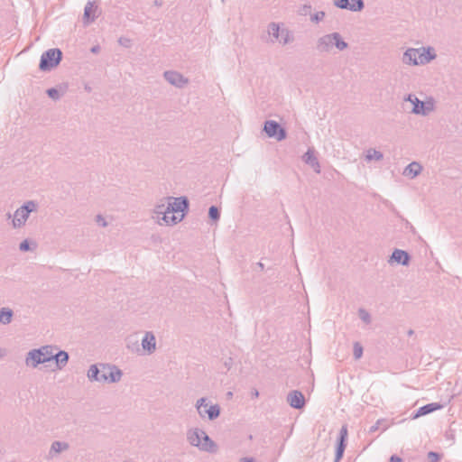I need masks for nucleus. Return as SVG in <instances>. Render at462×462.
<instances>
[{"mask_svg": "<svg viewBox=\"0 0 462 462\" xmlns=\"http://www.w3.org/2000/svg\"><path fill=\"white\" fill-rule=\"evenodd\" d=\"M89 382L116 383L123 377V371L110 363H97L89 366L87 372Z\"/></svg>", "mask_w": 462, "mask_h": 462, "instance_id": "obj_1", "label": "nucleus"}, {"mask_svg": "<svg viewBox=\"0 0 462 462\" xmlns=\"http://www.w3.org/2000/svg\"><path fill=\"white\" fill-rule=\"evenodd\" d=\"M333 46L338 51H344L348 47V44L344 41L340 33L332 32L319 37L317 41L316 48L318 51L323 53L329 52Z\"/></svg>", "mask_w": 462, "mask_h": 462, "instance_id": "obj_2", "label": "nucleus"}, {"mask_svg": "<svg viewBox=\"0 0 462 462\" xmlns=\"http://www.w3.org/2000/svg\"><path fill=\"white\" fill-rule=\"evenodd\" d=\"M62 60V51L58 48L45 51L40 60L39 69L42 71H50L57 67Z\"/></svg>", "mask_w": 462, "mask_h": 462, "instance_id": "obj_3", "label": "nucleus"}, {"mask_svg": "<svg viewBox=\"0 0 462 462\" xmlns=\"http://www.w3.org/2000/svg\"><path fill=\"white\" fill-rule=\"evenodd\" d=\"M195 406L199 415L202 419L207 416L209 420L217 419L221 412V409L218 404L208 405V399L205 397L197 400Z\"/></svg>", "mask_w": 462, "mask_h": 462, "instance_id": "obj_4", "label": "nucleus"}, {"mask_svg": "<svg viewBox=\"0 0 462 462\" xmlns=\"http://www.w3.org/2000/svg\"><path fill=\"white\" fill-rule=\"evenodd\" d=\"M37 203L33 200H28L20 208H18L14 215L13 226L14 228L21 227L27 221L30 213L36 211Z\"/></svg>", "mask_w": 462, "mask_h": 462, "instance_id": "obj_5", "label": "nucleus"}, {"mask_svg": "<svg viewBox=\"0 0 462 462\" xmlns=\"http://www.w3.org/2000/svg\"><path fill=\"white\" fill-rule=\"evenodd\" d=\"M263 131L270 138H275L277 141H282L287 137L286 130L274 120L264 122Z\"/></svg>", "mask_w": 462, "mask_h": 462, "instance_id": "obj_6", "label": "nucleus"}, {"mask_svg": "<svg viewBox=\"0 0 462 462\" xmlns=\"http://www.w3.org/2000/svg\"><path fill=\"white\" fill-rule=\"evenodd\" d=\"M42 349L43 348H33L30 351L26 357V365L36 367L40 364L51 361L52 357H50V353L48 351L43 352ZM45 349L47 350L48 348Z\"/></svg>", "mask_w": 462, "mask_h": 462, "instance_id": "obj_7", "label": "nucleus"}, {"mask_svg": "<svg viewBox=\"0 0 462 462\" xmlns=\"http://www.w3.org/2000/svg\"><path fill=\"white\" fill-rule=\"evenodd\" d=\"M101 9L99 8L97 1L88 0L84 7L83 14V23L88 25L95 22V20L100 15Z\"/></svg>", "mask_w": 462, "mask_h": 462, "instance_id": "obj_8", "label": "nucleus"}, {"mask_svg": "<svg viewBox=\"0 0 462 462\" xmlns=\"http://www.w3.org/2000/svg\"><path fill=\"white\" fill-rule=\"evenodd\" d=\"M169 199H172L173 202L168 203V213H180L186 214L189 210V199L186 197H179V198H168Z\"/></svg>", "mask_w": 462, "mask_h": 462, "instance_id": "obj_9", "label": "nucleus"}, {"mask_svg": "<svg viewBox=\"0 0 462 462\" xmlns=\"http://www.w3.org/2000/svg\"><path fill=\"white\" fill-rule=\"evenodd\" d=\"M163 77L167 82L179 88H184L189 82V79L187 78H185L182 74L175 70L165 71L163 73Z\"/></svg>", "mask_w": 462, "mask_h": 462, "instance_id": "obj_10", "label": "nucleus"}, {"mask_svg": "<svg viewBox=\"0 0 462 462\" xmlns=\"http://www.w3.org/2000/svg\"><path fill=\"white\" fill-rule=\"evenodd\" d=\"M334 5L337 8L352 12H360L365 8L364 0H334Z\"/></svg>", "mask_w": 462, "mask_h": 462, "instance_id": "obj_11", "label": "nucleus"}, {"mask_svg": "<svg viewBox=\"0 0 462 462\" xmlns=\"http://www.w3.org/2000/svg\"><path fill=\"white\" fill-rule=\"evenodd\" d=\"M414 104L411 113L414 115L428 116L434 110V104L432 101H421L418 97H414Z\"/></svg>", "mask_w": 462, "mask_h": 462, "instance_id": "obj_12", "label": "nucleus"}, {"mask_svg": "<svg viewBox=\"0 0 462 462\" xmlns=\"http://www.w3.org/2000/svg\"><path fill=\"white\" fill-rule=\"evenodd\" d=\"M411 262V255L404 250L394 249L388 260L390 264L398 263L408 266Z\"/></svg>", "mask_w": 462, "mask_h": 462, "instance_id": "obj_13", "label": "nucleus"}, {"mask_svg": "<svg viewBox=\"0 0 462 462\" xmlns=\"http://www.w3.org/2000/svg\"><path fill=\"white\" fill-rule=\"evenodd\" d=\"M287 402L291 407L300 410L305 406V397L300 391H291L287 395Z\"/></svg>", "mask_w": 462, "mask_h": 462, "instance_id": "obj_14", "label": "nucleus"}, {"mask_svg": "<svg viewBox=\"0 0 462 462\" xmlns=\"http://www.w3.org/2000/svg\"><path fill=\"white\" fill-rule=\"evenodd\" d=\"M223 363L224 368L229 371L234 365L237 355L235 354L231 348H221V353L217 356Z\"/></svg>", "mask_w": 462, "mask_h": 462, "instance_id": "obj_15", "label": "nucleus"}, {"mask_svg": "<svg viewBox=\"0 0 462 462\" xmlns=\"http://www.w3.org/2000/svg\"><path fill=\"white\" fill-rule=\"evenodd\" d=\"M419 50H420V51H419L418 59H419L420 65L428 64L431 60H435L437 57V55L434 51V49L432 47H428V48L422 47V48H419Z\"/></svg>", "mask_w": 462, "mask_h": 462, "instance_id": "obj_16", "label": "nucleus"}, {"mask_svg": "<svg viewBox=\"0 0 462 462\" xmlns=\"http://www.w3.org/2000/svg\"><path fill=\"white\" fill-rule=\"evenodd\" d=\"M443 407L442 404L439 402H430L426 405H423L420 407L415 413L412 415V419H417L421 416H425L427 414H430L433 411H436L438 410H440Z\"/></svg>", "mask_w": 462, "mask_h": 462, "instance_id": "obj_17", "label": "nucleus"}, {"mask_svg": "<svg viewBox=\"0 0 462 462\" xmlns=\"http://www.w3.org/2000/svg\"><path fill=\"white\" fill-rule=\"evenodd\" d=\"M203 434H204V430L201 429H199V428L190 429L187 432V439L191 446L199 448V447L201 446V443H200L201 435H203Z\"/></svg>", "mask_w": 462, "mask_h": 462, "instance_id": "obj_18", "label": "nucleus"}, {"mask_svg": "<svg viewBox=\"0 0 462 462\" xmlns=\"http://www.w3.org/2000/svg\"><path fill=\"white\" fill-rule=\"evenodd\" d=\"M419 49L409 48L407 49L402 55V62L407 65L417 66L420 65L418 55Z\"/></svg>", "mask_w": 462, "mask_h": 462, "instance_id": "obj_19", "label": "nucleus"}, {"mask_svg": "<svg viewBox=\"0 0 462 462\" xmlns=\"http://www.w3.org/2000/svg\"><path fill=\"white\" fill-rule=\"evenodd\" d=\"M201 446L199 449L202 451L215 453L217 451L216 443L209 438V436L204 431V434L201 435Z\"/></svg>", "mask_w": 462, "mask_h": 462, "instance_id": "obj_20", "label": "nucleus"}, {"mask_svg": "<svg viewBox=\"0 0 462 462\" xmlns=\"http://www.w3.org/2000/svg\"><path fill=\"white\" fill-rule=\"evenodd\" d=\"M184 217V214H181L180 217L176 216L174 213H168V210L161 217L162 225H176L180 222Z\"/></svg>", "mask_w": 462, "mask_h": 462, "instance_id": "obj_21", "label": "nucleus"}, {"mask_svg": "<svg viewBox=\"0 0 462 462\" xmlns=\"http://www.w3.org/2000/svg\"><path fill=\"white\" fill-rule=\"evenodd\" d=\"M50 357H52L51 361L55 360L57 366L60 369L68 363L69 354L62 350L59 351L55 355H53L52 352H51Z\"/></svg>", "mask_w": 462, "mask_h": 462, "instance_id": "obj_22", "label": "nucleus"}, {"mask_svg": "<svg viewBox=\"0 0 462 462\" xmlns=\"http://www.w3.org/2000/svg\"><path fill=\"white\" fill-rule=\"evenodd\" d=\"M421 165L417 162H412L406 166L404 170V174L413 179L416 176H418L421 172Z\"/></svg>", "mask_w": 462, "mask_h": 462, "instance_id": "obj_23", "label": "nucleus"}, {"mask_svg": "<svg viewBox=\"0 0 462 462\" xmlns=\"http://www.w3.org/2000/svg\"><path fill=\"white\" fill-rule=\"evenodd\" d=\"M140 346H156V338L152 331L141 333Z\"/></svg>", "mask_w": 462, "mask_h": 462, "instance_id": "obj_24", "label": "nucleus"}, {"mask_svg": "<svg viewBox=\"0 0 462 462\" xmlns=\"http://www.w3.org/2000/svg\"><path fill=\"white\" fill-rule=\"evenodd\" d=\"M69 446L67 442H62V441H58V440L53 441L51 446L49 456L52 457L53 453H60L64 450L69 449Z\"/></svg>", "mask_w": 462, "mask_h": 462, "instance_id": "obj_25", "label": "nucleus"}, {"mask_svg": "<svg viewBox=\"0 0 462 462\" xmlns=\"http://www.w3.org/2000/svg\"><path fill=\"white\" fill-rule=\"evenodd\" d=\"M169 211L168 209V205L166 206L165 204H159V205H156L154 209H153V212H152V217L153 219L156 220V222L159 224V225H162V221H161V217L166 212V211Z\"/></svg>", "mask_w": 462, "mask_h": 462, "instance_id": "obj_26", "label": "nucleus"}, {"mask_svg": "<svg viewBox=\"0 0 462 462\" xmlns=\"http://www.w3.org/2000/svg\"><path fill=\"white\" fill-rule=\"evenodd\" d=\"M13 310L9 308H2L0 310V323L6 325L9 324L13 318Z\"/></svg>", "mask_w": 462, "mask_h": 462, "instance_id": "obj_27", "label": "nucleus"}, {"mask_svg": "<svg viewBox=\"0 0 462 462\" xmlns=\"http://www.w3.org/2000/svg\"><path fill=\"white\" fill-rule=\"evenodd\" d=\"M140 341H141V332H134L130 334L126 339L125 346H140Z\"/></svg>", "mask_w": 462, "mask_h": 462, "instance_id": "obj_28", "label": "nucleus"}, {"mask_svg": "<svg viewBox=\"0 0 462 462\" xmlns=\"http://www.w3.org/2000/svg\"><path fill=\"white\" fill-rule=\"evenodd\" d=\"M334 356L337 361L343 362L349 357L350 348H337Z\"/></svg>", "mask_w": 462, "mask_h": 462, "instance_id": "obj_29", "label": "nucleus"}, {"mask_svg": "<svg viewBox=\"0 0 462 462\" xmlns=\"http://www.w3.org/2000/svg\"><path fill=\"white\" fill-rule=\"evenodd\" d=\"M302 160L306 164L311 166L313 163L317 164L318 158L315 156L314 151L309 149L302 156Z\"/></svg>", "mask_w": 462, "mask_h": 462, "instance_id": "obj_30", "label": "nucleus"}, {"mask_svg": "<svg viewBox=\"0 0 462 462\" xmlns=\"http://www.w3.org/2000/svg\"><path fill=\"white\" fill-rule=\"evenodd\" d=\"M281 30L277 23H271L268 27V33L270 36H273L274 40H279L281 36Z\"/></svg>", "mask_w": 462, "mask_h": 462, "instance_id": "obj_31", "label": "nucleus"}, {"mask_svg": "<svg viewBox=\"0 0 462 462\" xmlns=\"http://www.w3.org/2000/svg\"><path fill=\"white\" fill-rule=\"evenodd\" d=\"M383 154L375 149H369L367 151V154L365 156L367 161H372V160L380 161L383 159Z\"/></svg>", "mask_w": 462, "mask_h": 462, "instance_id": "obj_32", "label": "nucleus"}, {"mask_svg": "<svg viewBox=\"0 0 462 462\" xmlns=\"http://www.w3.org/2000/svg\"><path fill=\"white\" fill-rule=\"evenodd\" d=\"M346 447V444H342V443L337 442L334 462H339L342 459Z\"/></svg>", "mask_w": 462, "mask_h": 462, "instance_id": "obj_33", "label": "nucleus"}, {"mask_svg": "<svg viewBox=\"0 0 462 462\" xmlns=\"http://www.w3.org/2000/svg\"><path fill=\"white\" fill-rule=\"evenodd\" d=\"M208 217L214 221L217 222L220 218V210L217 206H211L208 208Z\"/></svg>", "mask_w": 462, "mask_h": 462, "instance_id": "obj_34", "label": "nucleus"}, {"mask_svg": "<svg viewBox=\"0 0 462 462\" xmlns=\"http://www.w3.org/2000/svg\"><path fill=\"white\" fill-rule=\"evenodd\" d=\"M358 316H359L360 319L366 325L370 324L372 321L370 313L363 308H360L358 310Z\"/></svg>", "mask_w": 462, "mask_h": 462, "instance_id": "obj_35", "label": "nucleus"}, {"mask_svg": "<svg viewBox=\"0 0 462 462\" xmlns=\"http://www.w3.org/2000/svg\"><path fill=\"white\" fill-rule=\"evenodd\" d=\"M346 439H347V427H346V425H343L339 430V434H338L337 442L342 443V444H346Z\"/></svg>", "mask_w": 462, "mask_h": 462, "instance_id": "obj_36", "label": "nucleus"}, {"mask_svg": "<svg viewBox=\"0 0 462 462\" xmlns=\"http://www.w3.org/2000/svg\"><path fill=\"white\" fill-rule=\"evenodd\" d=\"M325 12L323 11H319L313 14L310 15V21L312 23H318L319 22H321L324 18H325Z\"/></svg>", "mask_w": 462, "mask_h": 462, "instance_id": "obj_37", "label": "nucleus"}, {"mask_svg": "<svg viewBox=\"0 0 462 462\" xmlns=\"http://www.w3.org/2000/svg\"><path fill=\"white\" fill-rule=\"evenodd\" d=\"M279 42L282 44H287L290 42V32L288 30H282Z\"/></svg>", "mask_w": 462, "mask_h": 462, "instance_id": "obj_38", "label": "nucleus"}, {"mask_svg": "<svg viewBox=\"0 0 462 462\" xmlns=\"http://www.w3.org/2000/svg\"><path fill=\"white\" fill-rule=\"evenodd\" d=\"M138 356L152 355L156 348H134Z\"/></svg>", "mask_w": 462, "mask_h": 462, "instance_id": "obj_39", "label": "nucleus"}, {"mask_svg": "<svg viewBox=\"0 0 462 462\" xmlns=\"http://www.w3.org/2000/svg\"><path fill=\"white\" fill-rule=\"evenodd\" d=\"M46 93H47L49 97H51V98H52L54 100L60 98V93H59L58 89L55 88H48Z\"/></svg>", "mask_w": 462, "mask_h": 462, "instance_id": "obj_40", "label": "nucleus"}, {"mask_svg": "<svg viewBox=\"0 0 462 462\" xmlns=\"http://www.w3.org/2000/svg\"><path fill=\"white\" fill-rule=\"evenodd\" d=\"M428 458H429L430 462H439V460L441 458V455L435 451H430L428 453Z\"/></svg>", "mask_w": 462, "mask_h": 462, "instance_id": "obj_41", "label": "nucleus"}, {"mask_svg": "<svg viewBox=\"0 0 462 462\" xmlns=\"http://www.w3.org/2000/svg\"><path fill=\"white\" fill-rule=\"evenodd\" d=\"M311 11V5H304L300 8L299 14L300 15H308L310 14Z\"/></svg>", "mask_w": 462, "mask_h": 462, "instance_id": "obj_42", "label": "nucleus"}, {"mask_svg": "<svg viewBox=\"0 0 462 462\" xmlns=\"http://www.w3.org/2000/svg\"><path fill=\"white\" fill-rule=\"evenodd\" d=\"M19 249L22 252L29 251L30 250V244L28 242V240L25 239L23 242H21L20 245H19Z\"/></svg>", "mask_w": 462, "mask_h": 462, "instance_id": "obj_43", "label": "nucleus"}, {"mask_svg": "<svg viewBox=\"0 0 462 462\" xmlns=\"http://www.w3.org/2000/svg\"><path fill=\"white\" fill-rule=\"evenodd\" d=\"M364 348H353V357L355 360H358L363 356Z\"/></svg>", "mask_w": 462, "mask_h": 462, "instance_id": "obj_44", "label": "nucleus"}, {"mask_svg": "<svg viewBox=\"0 0 462 462\" xmlns=\"http://www.w3.org/2000/svg\"><path fill=\"white\" fill-rule=\"evenodd\" d=\"M96 221H97V224H99L102 226H107V223H106V219L101 215H97L96 217Z\"/></svg>", "mask_w": 462, "mask_h": 462, "instance_id": "obj_45", "label": "nucleus"}, {"mask_svg": "<svg viewBox=\"0 0 462 462\" xmlns=\"http://www.w3.org/2000/svg\"><path fill=\"white\" fill-rule=\"evenodd\" d=\"M383 420H378L374 425L371 426L370 429H369V432L370 433H374L378 429H379V426L381 424Z\"/></svg>", "mask_w": 462, "mask_h": 462, "instance_id": "obj_46", "label": "nucleus"}, {"mask_svg": "<svg viewBox=\"0 0 462 462\" xmlns=\"http://www.w3.org/2000/svg\"><path fill=\"white\" fill-rule=\"evenodd\" d=\"M414 97H417L415 95L409 94L404 97V101L411 102L412 105L414 104L415 100Z\"/></svg>", "mask_w": 462, "mask_h": 462, "instance_id": "obj_47", "label": "nucleus"}, {"mask_svg": "<svg viewBox=\"0 0 462 462\" xmlns=\"http://www.w3.org/2000/svg\"><path fill=\"white\" fill-rule=\"evenodd\" d=\"M389 462H402V459L397 455H393L391 456Z\"/></svg>", "mask_w": 462, "mask_h": 462, "instance_id": "obj_48", "label": "nucleus"}, {"mask_svg": "<svg viewBox=\"0 0 462 462\" xmlns=\"http://www.w3.org/2000/svg\"><path fill=\"white\" fill-rule=\"evenodd\" d=\"M129 42H130L129 39H125V38H120L119 39V43L124 45V46H125V47L129 46Z\"/></svg>", "mask_w": 462, "mask_h": 462, "instance_id": "obj_49", "label": "nucleus"}, {"mask_svg": "<svg viewBox=\"0 0 462 462\" xmlns=\"http://www.w3.org/2000/svg\"><path fill=\"white\" fill-rule=\"evenodd\" d=\"M310 167L313 168L315 172H317V173L320 172V165H319V160L317 161V164L313 163Z\"/></svg>", "mask_w": 462, "mask_h": 462, "instance_id": "obj_50", "label": "nucleus"}, {"mask_svg": "<svg viewBox=\"0 0 462 462\" xmlns=\"http://www.w3.org/2000/svg\"><path fill=\"white\" fill-rule=\"evenodd\" d=\"M90 51L94 54H97L100 51V46L99 45H94L91 49H90Z\"/></svg>", "mask_w": 462, "mask_h": 462, "instance_id": "obj_51", "label": "nucleus"}, {"mask_svg": "<svg viewBox=\"0 0 462 462\" xmlns=\"http://www.w3.org/2000/svg\"><path fill=\"white\" fill-rule=\"evenodd\" d=\"M240 462H255L253 457H243L240 459Z\"/></svg>", "mask_w": 462, "mask_h": 462, "instance_id": "obj_52", "label": "nucleus"}, {"mask_svg": "<svg viewBox=\"0 0 462 462\" xmlns=\"http://www.w3.org/2000/svg\"><path fill=\"white\" fill-rule=\"evenodd\" d=\"M253 398H257L259 396V392L256 389H254L251 393Z\"/></svg>", "mask_w": 462, "mask_h": 462, "instance_id": "obj_53", "label": "nucleus"}, {"mask_svg": "<svg viewBox=\"0 0 462 462\" xmlns=\"http://www.w3.org/2000/svg\"><path fill=\"white\" fill-rule=\"evenodd\" d=\"M256 266L260 269V271H263V269H264V264L261 262H258L256 263Z\"/></svg>", "mask_w": 462, "mask_h": 462, "instance_id": "obj_54", "label": "nucleus"}, {"mask_svg": "<svg viewBox=\"0 0 462 462\" xmlns=\"http://www.w3.org/2000/svg\"><path fill=\"white\" fill-rule=\"evenodd\" d=\"M5 356V348H0V358Z\"/></svg>", "mask_w": 462, "mask_h": 462, "instance_id": "obj_55", "label": "nucleus"}, {"mask_svg": "<svg viewBox=\"0 0 462 462\" xmlns=\"http://www.w3.org/2000/svg\"><path fill=\"white\" fill-rule=\"evenodd\" d=\"M353 346L357 347V346H361V345L359 344V342H355Z\"/></svg>", "mask_w": 462, "mask_h": 462, "instance_id": "obj_56", "label": "nucleus"}, {"mask_svg": "<svg viewBox=\"0 0 462 462\" xmlns=\"http://www.w3.org/2000/svg\"><path fill=\"white\" fill-rule=\"evenodd\" d=\"M413 333H414V332H413V330H412V329H410V330L408 331V335H409V336H411Z\"/></svg>", "mask_w": 462, "mask_h": 462, "instance_id": "obj_57", "label": "nucleus"}, {"mask_svg": "<svg viewBox=\"0 0 462 462\" xmlns=\"http://www.w3.org/2000/svg\"><path fill=\"white\" fill-rule=\"evenodd\" d=\"M227 396H232V393H231V392H229V393H227Z\"/></svg>", "mask_w": 462, "mask_h": 462, "instance_id": "obj_58", "label": "nucleus"}, {"mask_svg": "<svg viewBox=\"0 0 462 462\" xmlns=\"http://www.w3.org/2000/svg\"><path fill=\"white\" fill-rule=\"evenodd\" d=\"M44 346L49 347V346H52L51 345H45Z\"/></svg>", "mask_w": 462, "mask_h": 462, "instance_id": "obj_59", "label": "nucleus"}]
</instances>
